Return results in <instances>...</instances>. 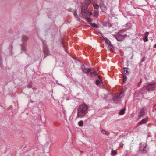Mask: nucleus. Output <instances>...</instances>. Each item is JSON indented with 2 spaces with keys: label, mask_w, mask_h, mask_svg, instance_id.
Listing matches in <instances>:
<instances>
[{
  "label": "nucleus",
  "mask_w": 156,
  "mask_h": 156,
  "mask_svg": "<svg viewBox=\"0 0 156 156\" xmlns=\"http://www.w3.org/2000/svg\"><path fill=\"white\" fill-rule=\"evenodd\" d=\"M88 106L84 103L80 105L77 109V117L83 118L87 112Z\"/></svg>",
  "instance_id": "obj_1"
},
{
  "label": "nucleus",
  "mask_w": 156,
  "mask_h": 156,
  "mask_svg": "<svg viewBox=\"0 0 156 156\" xmlns=\"http://www.w3.org/2000/svg\"><path fill=\"white\" fill-rule=\"evenodd\" d=\"M145 89L148 91H153L155 90V84L154 83L151 82L148 83L146 86L144 87Z\"/></svg>",
  "instance_id": "obj_2"
},
{
  "label": "nucleus",
  "mask_w": 156,
  "mask_h": 156,
  "mask_svg": "<svg viewBox=\"0 0 156 156\" xmlns=\"http://www.w3.org/2000/svg\"><path fill=\"white\" fill-rule=\"evenodd\" d=\"M81 12L82 14L84 16L90 15L92 14L91 12H89L87 6L84 5H83L82 7Z\"/></svg>",
  "instance_id": "obj_3"
},
{
  "label": "nucleus",
  "mask_w": 156,
  "mask_h": 156,
  "mask_svg": "<svg viewBox=\"0 0 156 156\" xmlns=\"http://www.w3.org/2000/svg\"><path fill=\"white\" fill-rule=\"evenodd\" d=\"M123 94L122 92L115 95L113 98V101L115 102H117L120 101L122 98L123 96Z\"/></svg>",
  "instance_id": "obj_4"
},
{
  "label": "nucleus",
  "mask_w": 156,
  "mask_h": 156,
  "mask_svg": "<svg viewBox=\"0 0 156 156\" xmlns=\"http://www.w3.org/2000/svg\"><path fill=\"white\" fill-rule=\"evenodd\" d=\"M126 35H122L120 33H118L115 36V38L119 41H123L124 38L126 37Z\"/></svg>",
  "instance_id": "obj_5"
},
{
  "label": "nucleus",
  "mask_w": 156,
  "mask_h": 156,
  "mask_svg": "<svg viewBox=\"0 0 156 156\" xmlns=\"http://www.w3.org/2000/svg\"><path fill=\"white\" fill-rule=\"evenodd\" d=\"M81 69L82 71L86 74H88L91 71L90 69L86 68L84 65H81Z\"/></svg>",
  "instance_id": "obj_6"
},
{
  "label": "nucleus",
  "mask_w": 156,
  "mask_h": 156,
  "mask_svg": "<svg viewBox=\"0 0 156 156\" xmlns=\"http://www.w3.org/2000/svg\"><path fill=\"white\" fill-rule=\"evenodd\" d=\"M145 109L144 107H142L140 109V111L138 113V116L139 117L144 116L145 115Z\"/></svg>",
  "instance_id": "obj_7"
},
{
  "label": "nucleus",
  "mask_w": 156,
  "mask_h": 156,
  "mask_svg": "<svg viewBox=\"0 0 156 156\" xmlns=\"http://www.w3.org/2000/svg\"><path fill=\"white\" fill-rule=\"evenodd\" d=\"M43 51L44 54L46 55V56L44 58H45L47 56L49 55L50 52L48 49L46 47H44L43 48Z\"/></svg>",
  "instance_id": "obj_8"
},
{
  "label": "nucleus",
  "mask_w": 156,
  "mask_h": 156,
  "mask_svg": "<svg viewBox=\"0 0 156 156\" xmlns=\"http://www.w3.org/2000/svg\"><path fill=\"white\" fill-rule=\"evenodd\" d=\"M90 73V75L92 77H94L96 76L98 77L99 79H100V76L98 75L96 71H94V72H91V71Z\"/></svg>",
  "instance_id": "obj_9"
},
{
  "label": "nucleus",
  "mask_w": 156,
  "mask_h": 156,
  "mask_svg": "<svg viewBox=\"0 0 156 156\" xmlns=\"http://www.w3.org/2000/svg\"><path fill=\"white\" fill-rule=\"evenodd\" d=\"M148 119L146 118L143 119L141 121H140L139 124V125H142L144 124H145L148 121Z\"/></svg>",
  "instance_id": "obj_10"
},
{
  "label": "nucleus",
  "mask_w": 156,
  "mask_h": 156,
  "mask_svg": "<svg viewBox=\"0 0 156 156\" xmlns=\"http://www.w3.org/2000/svg\"><path fill=\"white\" fill-rule=\"evenodd\" d=\"M128 70L129 69L128 68H123V74L126 75H128L129 74Z\"/></svg>",
  "instance_id": "obj_11"
},
{
  "label": "nucleus",
  "mask_w": 156,
  "mask_h": 156,
  "mask_svg": "<svg viewBox=\"0 0 156 156\" xmlns=\"http://www.w3.org/2000/svg\"><path fill=\"white\" fill-rule=\"evenodd\" d=\"M100 8L102 11L104 12H105L107 10V7L104 5H101Z\"/></svg>",
  "instance_id": "obj_12"
},
{
  "label": "nucleus",
  "mask_w": 156,
  "mask_h": 156,
  "mask_svg": "<svg viewBox=\"0 0 156 156\" xmlns=\"http://www.w3.org/2000/svg\"><path fill=\"white\" fill-rule=\"evenodd\" d=\"M99 80H97L96 81L95 83L96 85H99L101 83L102 84V82L101 79V76H100V79Z\"/></svg>",
  "instance_id": "obj_13"
},
{
  "label": "nucleus",
  "mask_w": 156,
  "mask_h": 156,
  "mask_svg": "<svg viewBox=\"0 0 156 156\" xmlns=\"http://www.w3.org/2000/svg\"><path fill=\"white\" fill-rule=\"evenodd\" d=\"M117 154V151L116 150H112L111 151V154L112 156H114L116 155Z\"/></svg>",
  "instance_id": "obj_14"
},
{
  "label": "nucleus",
  "mask_w": 156,
  "mask_h": 156,
  "mask_svg": "<svg viewBox=\"0 0 156 156\" xmlns=\"http://www.w3.org/2000/svg\"><path fill=\"white\" fill-rule=\"evenodd\" d=\"M74 12L73 13L75 17L77 19V20H79V18L77 14V10H76L75 11L73 12Z\"/></svg>",
  "instance_id": "obj_15"
},
{
  "label": "nucleus",
  "mask_w": 156,
  "mask_h": 156,
  "mask_svg": "<svg viewBox=\"0 0 156 156\" xmlns=\"http://www.w3.org/2000/svg\"><path fill=\"white\" fill-rule=\"evenodd\" d=\"M126 110L125 108H124L122 109L121 110L119 113V114L120 115H122L124 114L125 111Z\"/></svg>",
  "instance_id": "obj_16"
},
{
  "label": "nucleus",
  "mask_w": 156,
  "mask_h": 156,
  "mask_svg": "<svg viewBox=\"0 0 156 156\" xmlns=\"http://www.w3.org/2000/svg\"><path fill=\"white\" fill-rule=\"evenodd\" d=\"M93 5L94 8L95 9H98L99 8V5L94 3L93 4Z\"/></svg>",
  "instance_id": "obj_17"
},
{
  "label": "nucleus",
  "mask_w": 156,
  "mask_h": 156,
  "mask_svg": "<svg viewBox=\"0 0 156 156\" xmlns=\"http://www.w3.org/2000/svg\"><path fill=\"white\" fill-rule=\"evenodd\" d=\"M90 25L92 26V27H94V28H98L99 27L98 25L95 23H90Z\"/></svg>",
  "instance_id": "obj_18"
},
{
  "label": "nucleus",
  "mask_w": 156,
  "mask_h": 156,
  "mask_svg": "<svg viewBox=\"0 0 156 156\" xmlns=\"http://www.w3.org/2000/svg\"><path fill=\"white\" fill-rule=\"evenodd\" d=\"M101 132L103 134H105L107 135H108L109 134V133L107 131L105 130H102L101 131Z\"/></svg>",
  "instance_id": "obj_19"
},
{
  "label": "nucleus",
  "mask_w": 156,
  "mask_h": 156,
  "mask_svg": "<svg viewBox=\"0 0 156 156\" xmlns=\"http://www.w3.org/2000/svg\"><path fill=\"white\" fill-rule=\"evenodd\" d=\"M103 25L105 27H107L109 26V23L108 22H103L102 23Z\"/></svg>",
  "instance_id": "obj_20"
},
{
  "label": "nucleus",
  "mask_w": 156,
  "mask_h": 156,
  "mask_svg": "<svg viewBox=\"0 0 156 156\" xmlns=\"http://www.w3.org/2000/svg\"><path fill=\"white\" fill-rule=\"evenodd\" d=\"M28 38L27 36H23L22 37V40L23 41H25L28 40Z\"/></svg>",
  "instance_id": "obj_21"
},
{
  "label": "nucleus",
  "mask_w": 156,
  "mask_h": 156,
  "mask_svg": "<svg viewBox=\"0 0 156 156\" xmlns=\"http://www.w3.org/2000/svg\"><path fill=\"white\" fill-rule=\"evenodd\" d=\"M108 48L110 51H112L113 49V47L111 44L108 45Z\"/></svg>",
  "instance_id": "obj_22"
},
{
  "label": "nucleus",
  "mask_w": 156,
  "mask_h": 156,
  "mask_svg": "<svg viewBox=\"0 0 156 156\" xmlns=\"http://www.w3.org/2000/svg\"><path fill=\"white\" fill-rule=\"evenodd\" d=\"M91 3V1L90 0H87L85 1V4H86V5L85 6H87L88 7L89 5Z\"/></svg>",
  "instance_id": "obj_23"
},
{
  "label": "nucleus",
  "mask_w": 156,
  "mask_h": 156,
  "mask_svg": "<svg viewBox=\"0 0 156 156\" xmlns=\"http://www.w3.org/2000/svg\"><path fill=\"white\" fill-rule=\"evenodd\" d=\"M142 152L143 153H146L147 152L146 146L144 147L143 148V150L142 151Z\"/></svg>",
  "instance_id": "obj_24"
},
{
  "label": "nucleus",
  "mask_w": 156,
  "mask_h": 156,
  "mask_svg": "<svg viewBox=\"0 0 156 156\" xmlns=\"http://www.w3.org/2000/svg\"><path fill=\"white\" fill-rule=\"evenodd\" d=\"M22 50L23 51H25L26 50V48L25 47L24 44H22L21 45Z\"/></svg>",
  "instance_id": "obj_25"
},
{
  "label": "nucleus",
  "mask_w": 156,
  "mask_h": 156,
  "mask_svg": "<svg viewBox=\"0 0 156 156\" xmlns=\"http://www.w3.org/2000/svg\"><path fill=\"white\" fill-rule=\"evenodd\" d=\"M83 122L82 120L80 121L78 123V125L79 126H81V127L82 126H83Z\"/></svg>",
  "instance_id": "obj_26"
},
{
  "label": "nucleus",
  "mask_w": 156,
  "mask_h": 156,
  "mask_svg": "<svg viewBox=\"0 0 156 156\" xmlns=\"http://www.w3.org/2000/svg\"><path fill=\"white\" fill-rule=\"evenodd\" d=\"M94 16L97 17L98 15V11H94Z\"/></svg>",
  "instance_id": "obj_27"
},
{
  "label": "nucleus",
  "mask_w": 156,
  "mask_h": 156,
  "mask_svg": "<svg viewBox=\"0 0 156 156\" xmlns=\"http://www.w3.org/2000/svg\"><path fill=\"white\" fill-rule=\"evenodd\" d=\"M85 19L88 22H91L92 21V19L89 17H85Z\"/></svg>",
  "instance_id": "obj_28"
},
{
  "label": "nucleus",
  "mask_w": 156,
  "mask_h": 156,
  "mask_svg": "<svg viewBox=\"0 0 156 156\" xmlns=\"http://www.w3.org/2000/svg\"><path fill=\"white\" fill-rule=\"evenodd\" d=\"M123 80L124 82H125L127 79V77L125 75L123 74Z\"/></svg>",
  "instance_id": "obj_29"
},
{
  "label": "nucleus",
  "mask_w": 156,
  "mask_h": 156,
  "mask_svg": "<svg viewBox=\"0 0 156 156\" xmlns=\"http://www.w3.org/2000/svg\"><path fill=\"white\" fill-rule=\"evenodd\" d=\"M105 40V42L106 43H107L108 45L110 44H111V43L110 41L107 38L104 39Z\"/></svg>",
  "instance_id": "obj_30"
},
{
  "label": "nucleus",
  "mask_w": 156,
  "mask_h": 156,
  "mask_svg": "<svg viewBox=\"0 0 156 156\" xmlns=\"http://www.w3.org/2000/svg\"><path fill=\"white\" fill-rule=\"evenodd\" d=\"M142 82V79L141 78L139 82H138L137 83V86H139L141 85Z\"/></svg>",
  "instance_id": "obj_31"
},
{
  "label": "nucleus",
  "mask_w": 156,
  "mask_h": 156,
  "mask_svg": "<svg viewBox=\"0 0 156 156\" xmlns=\"http://www.w3.org/2000/svg\"><path fill=\"white\" fill-rule=\"evenodd\" d=\"M69 10L70 12H72L73 13L74 12H73L75 11L76 10V9L74 10L72 8H70L69 9Z\"/></svg>",
  "instance_id": "obj_32"
},
{
  "label": "nucleus",
  "mask_w": 156,
  "mask_h": 156,
  "mask_svg": "<svg viewBox=\"0 0 156 156\" xmlns=\"http://www.w3.org/2000/svg\"><path fill=\"white\" fill-rule=\"evenodd\" d=\"M149 34V32H146L144 34L145 37H147L148 36Z\"/></svg>",
  "instance_id": "obj_33"
},
{
  "label": "nucleus",
  "mask_w": 156,
  "mask_h": 156,
  "mask_svg": "<svg viewBox=\"0 0 156 156\" xmlns=\"http://www.w3.org/2000/svg\"><path fill=\"white\" fill-rule=\"evenodd\" d=\"M143 40L144 42H146L148 41L147 37H144L143 38Z\"/></svg>",
  "instance_id": "obj_34"
},
{
  "label": "nucleus",
  "mask_w": 156,
  "mask_h": 156,
  "mask_svg": "<svg viewBox=\"0 0 156 156\" xmlns=\"http://www.w3.org/2000/svg\"><path fill=\"white\" fill-rule=\"evenodd\" d=\"M124 144L122 143H121L120 144V146L122 148H123Z\"/></svg>",
  "instance_id": "obj_35"
},
{
  "label": "nucleus",
  "mask_w": 156,
  "mask_h": 156,
  "mask_svg": "<svg viewBox=\"0 0 156 156\" xmlns=\"http://www.w3.org/2000/svg\"><path fill=\"white\" fill-rule=\"evenodd\" d=\"M31 87H32V85H28V86H27V87L29 88H31Z\"/></svg>",
  "instance_id": "obj_36"
},
{
  "label": "nucleus",
  "mask_w": 156,
  "mask_h": 156,
  "mask_svg": "<svg viewBox=\"0 0 156 156\" xmlns=\"http://www.w3.org/2000/svg\"><path fill=\"white\" fill-rule=\"evenodd\" d=\"M154 47L155 48H156V44L154 45Z\"/></svg>",
  "instance_id": "obj_37"
},
{
  "label": "nucleus",
  "mask_w": 156,
  "mask_h": 156,
  "mask_svg": "<svg viewBox=\"0 0 156 156\" xmlns=\"http://www.w3.org/2000/svg\"><path fill=\"white\" fill-rule=\"evenodd\" d=\"M144 58H142V61H144Z\"/></svg>",
  "instance_id": "obj_38"
},
{
  "label": "nucleus",
  "mask_w": 156,
  "mask_h": 156,
  "mask_svg": "<svg viewBox=\"0 0 156 156\" xmlns=\"http://www.w3.org/2000/svg\"><path fill=\"white\" fill-rule=\"evenodd\" d=\"M145 79H147V78H146V77H145Z\"/></svg>",
  "instance_id": "obj_39"
}]
</instances>
